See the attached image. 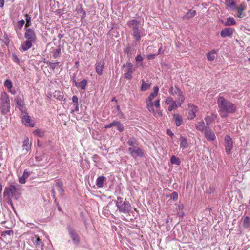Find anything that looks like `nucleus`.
I'll use <instances>...</instances> for the list:
<instances>
[{
	"label": "nucleus",
	"mask_w": 250,
	"mask_h": 250,
	"mask_svg": "<svg viewBox=\"0 0 250 250\" xmlns=\"http://www.w3.org/2000/svg\"><path fill=\"white\" fill-rule=\"evenodd\" d=\"M225 147L226 153L227 154H229L232 148H233V142L231 138L229 135L225 136Z\"/></svg>",
	"instance_id": "nucleus-5"
},
{
	"label": "nucleus",
	"mask_w": 250,
	"mask_h": 250,
	"mask_svg": "<svg viewBox=\"0 0 250 250\" xmlns=\"http://www.w3.org/2000/svg\"><path fill=\"white\" fill-rule=\"evenodd\" d=\"M225 3L227 6L233 9L236 8V3L232 0H225Z\"/></svg>",
	"instance_id": "nucleus-33"
},
{
	"label": "nucleus",
	"mask_w": 250,
	"mask_h": 250,
	"mask_svg": "<svg viewBox=\"0 0 250 250\" xmlns=\"http://www.w3.org/2000/svg\"><path fill=\"white\" fill-rule=\"evenodd\" d=\"M104 177L100 176L98 177L96 180V185L99 188H101L103 186V182L104 179Z\"/></svg>",
	"instance_id": "nucleus-34"
},
{
	"label": "nucleus",
	"mask_w": 250,
	"mask_h": 250,
	"mask_svg": "<svg viewBox=\"0 0 250 250\" xmlns=\"http://www.w3.org/2000/svg\"><path fill=\"white\" fill-rule=\"evenodd\" d=\"M16 190L17 189L15 186L10 185L8 188L4 189V196L7 197L8 198L12 197L15 195Z\"/></svg>",
	"instance_id": "nucleus-9"
},
{
	"label": "nucleus",
	"mask_w": 250,
	"mask_h": 250,
	"mask_svg": "<svg viewBox=\"0 0 250 250\" xmlns=\"http://www.w3.org/2000/svg\"><path fill=\"white\" fill-rule=\"evenodd\" d=\"M132 36L136 41H139L141 39V32L139 29L132 31Z\"/></svg>",
	"instance_id": "nucleus-37"
},
{
	"label": "nucleus",
	"mask_w": 250,
	"mask_h": 250,
	"mask_svg": "<svg viewBox=\"0 0 250 250\" xmlns=\"http://www.w3.org/2000/svg\"><path fill=\"white\" fill-rule=\"evenodd\" d=\"M143 60V57L141 55H138L136 57V60L137 62L142 61Z\"/></svg>",
	"instance_id": "nucleus-54"
},
{
	"label": "nucleus",
	"mask_w": 250,
	"mask_h": 250,
	"mask_svg": "<svg viewBox=\"0 0 250 250\" xmlns=\"http://www.w3.org/2000/svg\"><path fill=\"white\" fill-rule=\"evenodd\" d=\"M250 225V218L248 217H246L244 219L243 226L244 228H248Z\"/></svg>",
	"instance_id": "nucleus-43"
},
{
	"label": "nucleus",
	"mask_w": 250,
	"mask_h": 250,
	"mask_svg": "<svg viewBox=\"0 0 250 250\" xmlns=\"http://www.w3.org/2000/svg\"><path fill=\"white\" fill-rule=\"evenodd\" d=\"M167 133L170 136H173L174 134L172 133V132L170 129L167 130Z\"/></svg>",
	"instance_id": "nucleus-56"
},
{
	"label": "nucleus",
	"mask_w": 250,
	"mask_h": 250,
	"mask_svg": "<svg viewBox=\"0 0 250 250\" xmlns=\"http://www.w3.org/2000/svg\"><path fill=\"white\" fill-rule=\"evenodd\" d=\"M87 81L85 79L83 80L80 82H75V84L76 86L78 88H80L82 90H84L85 89V87L87 85Z\"/></svg>",
	"instance_id": "nucleus-25"
},
{
	"label": "nucleus",
	"mask_w": 250,
	"mask_h": 250,
	"mask_svg": "<svg viewBox=\"0 0 250 250\" xmlns=\"http://www.w3.org/2000/svg\"><path fill=\"white\" fill-rule=\"evenodd\" d=\"M33 43L34 42L27 40L22 44L21 48L24 51L27 50L32 47Z\"/></svg>",
	"instance_id": "nucleus-26"
},
{
	"label": "nucleus",
	"mask_w": 250,
	"mask_h": 250,
	"mask_svg": "<svg viewBox=\"0 0 250 250\" xmlns=\"http://www.w3.org/2000/svg\"><path fill=\"white\" fill-rule=\"evenodd\" d=\"M33 133L40 137H42L44 135V131L41 129H37L33 132Z\"/></svg>",
	"instance_id": "nucleus-42"
},
{
	"label": "nucleus",
	"mask_w": 250,
	"mask_h": 250,
	"mask_svg": "<svg viewBox=\"0 0 250 250\" xmlns=\"http://www.w3.org/2000/svg\"><path fill=\"white\" fill-rule=\"evenodd\" d=\"M196 14V11L195 10H189L186 16L188 18L194 16Z\"/></svg>",
	"instance_id": "nucleus-47"
},
{
	"label": "nucleus",
	"mask_w": 250,
	"mask_h": 250,
	"mask_svg": "<svg viewBox=\"0 0 250 250\" xmlns=\"http://www.w3.org/2000/svg\"><path fill=\"white\" fill-rule=\"evenodd\" d=\"M31 241L37 246H40L41 248H43L44 245L43 243L37 235H35L31 237Z\"/></svg>",
	"instance_id": "nucleus-22"
},
{
	"label": "nucleus",
	"mask_w": 250,
	"mask_h": 250,
	"mask_svg": "<svg viewBox=\"0 0 250 250\" xmlns=\"http://www.w3.org/2000/svg\"><path fill=\"white\" fill-rule=\"evenodd\" d=\"M159 91V88L157 86H155L154 87L153 92L150 94L149 96L147 98L146 100V102H148L149 105L150 106V101H153V100L157 96Z\"/></svg>",
	"instance_id": "nucleus-17"
},
{
	"label": "nucleus",
	"mask_w": 250,
	"mask_h": 250,
	"mask_svg": "<svg viewBox=\"0 0 250 250\" xmlns=\"http://www.w3.org/2000/svg\"><path fill=\"white\" fill-rule=\"evenodd\" d=\"M22 115V122L27 126L33 127L34 126V123H32L31 117L28 115V113L26 111V113H21Z\"/></svg>",
	"instance_id": "nucleus-6"
},
{
	"label": "nucleus",
	"mask_w": 250,
	"mask_h": 250,
	"mask_svg": "<svg viewBox=\"0 0 250 250\" xmlns=\"http://www.w3.org/2000/svg\"><path fill=\"white\" fill-rule=\"evenodd\" d=\"M217 104L218 112L222 118H226L229 114L234 113L236 110V105L224 97L220 96L218 98Z\"/></svg>",
	"instance_id": "nucleus-1"
},
{
	"label": "nucleus",
	"mask_w": 250,
	"mask_h": 250,
	"mask_svg": "<svg viewBox=\"0 0 250 250\" xmlns=\"http://www.w3.org/2000/svg\"><path fill=\"white\" fill-rule=\"evenodd\" d=\"M116 126L117 129L120 132H122L124 130V127L123 125L119 122L115 121L109 124L108 125L105 126V128H110L111 127Z\"/></svg>",
	"instance_id": "nucleus-16"
},
{
	"label": "nucleus",
	"mask_w": 250,
	"mask_h": 250,
	"mask_svg": "<svg viewBox=\"0 0 250 250\" xmlns=\"http://www.w3.org/2000/svg\"><path fill=\"white\" fill-rule=\"evenodd\" d=\"M158 53L159 54H163V51L162 50V47H160L159 48V51H158Z\"/></svg>",
	"instance_id": "nucleus-62"
},
{
	"label": "nucleus",
	"mask_w": 250,
	"mask_h": 250,
	"mask_svg": "<svg viewBox=\"0 0 250 250\" xmlns=\"http://www.w3.org/2000/svg\"><path fill=\"white\" fill-rule=\"evenodd\" d=\"M151 113H153V115H154L155 117H157V118L160 117H162V112H161L160 110H156V111H155V110H154V112H151Z\"/></svg>",
	"instance_id": "nucleus-50"
},
{
	"label": "nucleus",
	"mask_w": 250,
	"mask_h": 250,
	"mask_svg": "<svg viewBox=\"0 0 250 250\" xmlns=\"http://www.w3.org/2000/svg\"><path fill=\"white\" fill-rule=\"evenodd\" d=\"M150 103L151 104L150 106L149 105L148 102H146V108L150 112H154V106L156 108H159L160 106V101L159 99L156 100L154 102H153V101H150Z\"/></svg>",
	"instance_id": "nucleus-12"
},
{
	"label": "nucleus",
	"mask_w": 250,
	"mask_h": 250,
	"mask_svg": "<svg viewBox=\"0 0 250 250\" xmlns=\"http://www.w3.org/2000/svg\"><path fill=\"white\" fill-rule=\"evenodd\" d=\"M180 147L183 149L187 148L188 146V143L185 137L181 136L180 138Z\"/></svg>",
	"instance_id": "nucleus-28"
},
{
	"label": "nucleus",
	"mask_w": 250,
	"mask_h": 250,
	"mask_svg": "<svg viewBox=\"0 0 250 250\" xmlns=\"http://www.w3.org/2000/svg\"><path fill=\"white\" fill-rule=\"evenodd\" d=\"M55 186L57 187V189L58 191L60 193L61 195L62 194L63 190V184L61 181H58L55 185Z\"/></svg>",
	"instance_id": "nucleus-35"
},
{
	"label": "nucleus",
	"mask_w": 250,
	"mask_h": 250,
	"mask_svg": "<svg viewBox=\"0 0 250 250\" xmlns=\"http://www.w3.org/2000/svg\"><path fill=\"white\" fill-rule=\"evenodd\" d=\"M246 9V4L243 3H241L240 5L237 8L238 11V17L239 18L242 17L243 11L245 10Z\"/></svg>",
	"instance_id": "nucleus-29"
},
{
	"label": "nucleus",
	"mask_w": 250,
	"mask_h": 250,
	"mask_svg": "<svg viewBox=\"0 0 250 250\" xmlns=\"http://www.w3.org/2000/svg\"><path fill=\"white\" fill-rule=\"evenodd\" d=\"M72 101L74 104H78V99L76 96H73L72 97Z\"/></svg>",
	"instance_id": "nucleus-52"
},
{
	"label": "nucleus",
	"mask_w": 250,
	"mask_h": 250,
	"mask_svg": "<svg viewBox=\"0 0 250 250\" xmlns=\"http://www.w3.org/2000/svg\"><path fill=\"white\" fill-rule=\"evenodd\" d=\"M175 100H174L171 97H167L165 101V104L167 105H170L173 102H174Z\"/></svg>",
	"instance_id": "nucleus-44"
},
{
	"label": "nucleus",
	"mask_w": 250,
	"mask_h": 250,
	"mask_svg": "<svg viewBox=\"0 0 250 250\" xmlns=\"http://www.w3.org/2000/svg\"><path fill=\"white\" fill-rule=\"evenodd\" d=\"M233 30L231 28H225L220 33L221 36L223 38L231 37L233 34Z\"/></svg>",
	"instance_id": "nucleus-21"
},
{
	"label": "nucleus",
	"mask_w": 250,
	"mask_h": 250,
	"mask_svg": "<svg viewBox=\"0 0 250 250\" xmlns=\"http://www.w3.org/2000/svg\"><path fill=\"white\" fill-rule=\"evenodd\" d=\"M216 52L215 50H213L211 51L210 52L208 53L207 54V59L210 61H212L214 60L215 58V54Z\"/></svg>",
	"instance_id": "nucleus-36"
},
{
	"label": "nucleus",
	"mask_w": 250,
	"mask_h": 250,
	"mask_svg": "<svg viewBox=\"0 0 250 250\" xmlns=\"http://www.w3.org/2000/svg\"><path fill=\"white\" fill-rule=\"evenodd\" d=\"M185 100V97L177 98L176 100L172 104L169 105L168 110L171 111L176 110L178 107H180Z\"/></svg>",
	"instance_id": "nucleus-7"
},
{
	"label": "nucleus",
	"mask_w": 250,
	"mask_h": 250,
	"mask_svg": "<svg viewBox=\"0 0 250 250\" xmlns=\"http://www.w3.org/2000/svg\"><path fill=\"white\" fill-rule=\"evenodd\" d=\"M236 23L235 21L233 18L229 17L227 19V21L224 23L225 26H230L235 25Z\"/></svg>",
	"instance_id": "nucleus-32"
},
{
	"label": "nucleus",
	"mask_w": 250,
	"mask_h": 250,
	"mask_svg": "<svg viewBox=\"0 0 250 250\" xmlns=\"http://www.w3.org/2000/svg\"><path fill=\"white\" fill-rule=\"evenodd\" d=\"M187 118L190 120L193 119L196 116L195 114L197 111V107L193 104H189Z\"/></svg>",
	"instance_id": "nucleus-10"
},
{
	"label": "nucleus",
	"mask_w": 250,
	"mask_h": 250,
	"mask_svg": "<svg viewBox=\"0 0 250 250\" xmlns=\"http://www.w3.org/2000/svg\"><path fill=\"white\" fill-rule=\"evenodd\" d=\"M61 52V47L60 46H58V48L53 53V56L54 58H57Z\"/></svg>",
	"instance_id": "nucleus-49"
},
{
	"label": "nucleus",
	"mask_w": 250,
	"mask_h": 250,
	"mask_svg": "<svg viewBox=\"0 0 250 250\" xmlns=\"http://www.w3.org/2000/svg\"><path fill=\"white\" fill-rule=\"evenodd\" d=\"M140 22L137 20H132L128 22V26L132 31L139 29Z\"/></svg>",
	"instance_id": "nucleus-18"
},
{
	"label": "nucleus",
	"mask_w": 250,
	"mask_h": 250,
	"mask_svg": "<svg viewBox=\"0 0 250 250\" xmlns=\"http://www.w3.org/2000/svg\"><path fill=\"white\" fill-rule=\"evenodd\" d=\"M25 38L29 41H32L34 42L36 40V36L35 32L32 29H27L24 34Z\"/></svg>",
	"instance_id": "nucleus-11"
},
{
	"label": "nucleus",
	"mask_w": 250,
	"mask_h": 250,
	"mask_svg": "<svg viewBox=\"0 0 250 250\" xmlns=\"http://www.w3.org/2000/svg\"><path fill=\"white\" fill-rule=\"evenodd\" d=\"M175 120L176 126H179L182 124L183 119L182 116L179 114H174L173 115Z\"/></svg>",
	"instance_id": "nucleus-27"
},
{
	"label": "nucleus",
	"mask_w": 250,
	"mask_h": 250,
	"mask_svg": "<svg viewBox=\"0 0 250 250\" xmlns=\"http://www.w3.org/2000/svg\"><path fill=\"white\" fill-rule=\"evenodd\" d=\"M114 202L120 212L124 214L129 212L131 208V205L126 199L124 200L123 198L119 196Z\"/></svg>",
	"instance_id": "nucleus-3"
},
{
	"label": "nucleus",
	"mask_w": 250,
	"mask_h": 250,
	"mask_svg": "<svg viewBox=\"0 0 250 250\" xmlns=\"http://www.w3.org/2000/svg\"><path fill=\"white\" fill-rule=\"evenodd\" d=\"M22 147V152L24 154H27L31 150V143L27 137L23 140Z\"/></svg>",
	"instance_id": "nucleus-13"
},
{
	"label": "nucleus",
	"mask_w": 250,
	"mask_h": 250,
	"mask_svg": "<svg viewBox=\"0 0 250 250\" xmlns=\"http://www.w3.org/2000/svg\"><path fill=\"white\" fill-rule=\"evenodd\" d=\"M57 99L61 101L63 99V96L61 95H59L57 97Z\"/></svg>",
	"instance_id": "nucleus-59"
},
{
	"label": "nucleus",
	"mask_w": 250,
	"mask_h": 250,
	"mask_svg": "<svg viewBox=\"0 0 250 250\" xmlns=\"http://www.w3.org/2000/svg\"><path fill=\"white\" fill-rule=\"evenodd\" d=\"M24 23H25V21L24 20L22 19V20L19 21L17 23V27L19 29H21L22 28Z\"/></svg>",
	"instance_id": "nucleus-48"
},
{
	"label": "nucleus",
	"mask_w": 250,
	"mask_h": 250,
	"mask_svg": "<svg viewBox=\"0 0 250 250\" xmlns=\"http://www.w3.org/2000/svg\"><path fill=\"white\" fill-rule=\"evenodd\" d=\"M30 25H31V21H30L29 22L26 21V23L25 24V26L26 27L29 26Z\"/></svg>",
	"instance_id": "nucleus-61"
},
{
	"label": "nucleus",
	"mask_w": 250,
	"mask_h": 250,
	"mask_svg": "<svg viewBox=\"0 0 250 250\" xmlns=\"http://www.w3.org/2000/svg\"><path fill=\"white\" fill-rule=\"evenodd\" d=\"M75 105V110L78 111L79 110V104H74Z\"/></svg>",
	"instance_id": "nucleus-63"
},
{
	"label": "nucleus",
	"mask_w": 250,
	"mask_h": 250,
	"mask_svg": "<svg viewBox=\"0 0 250 250\" xmlns=\"http://www.w3.org/2000/svg\"><path fill=\"white\" fill-rule=\"evenodd\" d=\"M142 83L141 87V91H145L149 89L150 87V85L149 84L146 83L144 80H142Z\"/></svg>",
	"instance_id": "nucleus-38"
},
{
	"label": "nucleus",
	"mask_w": 250,
	"mask_h": 250,
	"mask_svg": "<svg viewBox=\"0 0 250 250\" xmlns=\"http://www.w3.org/2000/svg\"><path fill=\"white\" fill-rule=\"evenodd\" d=\"M5 0H0V7H2L4 4Z\"/></svg>",
	"instance_id": "nucleus-57"
},
{
	"label": "nucleus",
	"mask_w": 250,
	"mask_h": 250,
	"mask_svg": "<svg viewBox=\"0 0 250 250\" xmlns=\"http://www.w3.org/2000/svg\"><path fill=\"white\" fill-rule=\"evenodd\" d=\"M15 101L16 102V106L21 111V113H26L27 110L24 106V102L22 97L18 96L16 98Z\"/></svg>",
	"instance_id": "nucleus-8"
},
{
	"label": "nucleus",
	"mask_w": 250,
	"mask_h": 250,
	"mask_svg": "<svg viewBox=\"0 0 250 250\" xmlns=\"http://www.w3.org/2000/svg\"><path fill=\"white\" fill-rule=\"evenodd\" d=\"M13 234V231L12 230H5L2 232L1 235L2 237H5L6 235H11Z\"/></svg>",
	"instance_id": "nucleus-46"
},
{
	"label": "nucleus",
	"mask_w": 250,
	"mask_h": 250,
	"mask_svg": "<svg viewBox=\"0 0 250 250\" xmlns=\"http://www.w3.org/2000/svg\"><path fill=\"white\" fill-rule=\"evenodd\" d=\"M205 137L208 140L213 141L216 138L215 134L211 130L207 129L204 131Z\"/></svg>",
	"instance_id": "nucleus-20"
},
{
	"label": "nucleus",
	"mask_w": 250,
	"mask_h": 250,
	"mask_svg": "<svg viewBox=\"0 0 250 250\" xmlns=\"http://www.w3.org/2000/svg\"><path fill=\"white\" fill-rule=\"evenodd\" d=\"M129 154L134 158H136L137 157H142L144 155V153L142 150L138 147H130L128 149Z\"/></svg>",
	"instance_id": "nucleus-4"
},
{
	"label": "nucleus",
	"mask_w": 250,
	"mask_h": 250,
	"mask_svg": "<svg viewBox=\"0 0 250 250\" xmlns=\"http://www.w3.org/2000/svg\"><path fill=\"white\" fill-rule=\"evenodd\" d=\"M126 66L127 67V71L125 74V78L131 79L132 77V73H133L132 65L131 63H129L126 64Z\"/></svg>",
	"instance_id": "nucleus-23"
},
{
	"label": "nucleus",
	"mask_w": 250,
	"mask_h": 250,
	"mask_svg": "<svg viewBox=\"0 0 250 250\" xmlns=\"http://www.w3.org/2000/svg\"><path fill=\"white\" fill-rule=\"evenodd\" d=\"M155 56V55L154 54H150V55H148L147 58L149 59H152L154 58Z\"/></svg>",
	"instance_id": "nucleus-58"
},
{
	"label": "nucleus",
	"mask_w": 250,
	"mask_h": 250,
	"mask_svg": "<svg viewBox=\"0 0 250 250\" xmlns=\"http://www.w3.org/2000/svg\"><path fill=\"white\" fill-rule=\"evenodd\" d=\"M105 62L103 60H101L95 64V70L99 75L103 74V70L104 67Z\"/></svg>",
	"instance_id": "nucleus-14"
},
{
	"label": "nucleus",
	"mask_w": 250,
	"mask_h": 250,
	"mask_svg": "<svg viewBox=\"0 0 250 250\" xmlns=\"http://www.w3.org/2000/svg\"><path fill=\"white\" fill-rule=\"evenodd\" d=\"M25 16L26 21L29 22L31 21V17L28 14H25Z\"/></svg>",
	"instance_id": "nucleus-55"
},
{
	"label": "nucleus",
	"mask_w": 250,
	"mask_h": 250,
	"mask_svg": "<svg viewBox=\"0 0 250 250\" xmlns=\"http://www.w3.org/2000/svg\"><path fill=\"white\" fill-rule=\"evenodd\" d=\"M69 234L73 243L77 245L78 244L80 241V238L77 233L74 230L70 229Z\"/></svg>",
	"instance_id": "nucleus-19"
},
{
	"label": "nucleus",
	"mask_w": 250,
	"mask_h": 250,
	"mask_svg": "<svg viewBox=\"0 0 250 250\" xmlns=\"http://www.w3.org/2000/svg\"><path fill=\"white\" fill-rule=\"evenodd\" d=\"M169 92L170 94L173 96L177 95L178 96V98L185 97L183 94L182 92L177 87H174L173 86H171L169 88Z\"/></svg>",
	"instance_id": "nucleus-15"
},
{
	"label": "nucleus",
	"mask_w": 250,
	"mask_h": 250,
	"mask_svg": "<svg viewBox=\"0 0 250 250\" xmlns=\"http://www.w3.org/2000/svg\"><path fill=\"white\" fill-rule=\"evenodd\" d=\"M30 175V172L27 171L26 170H24L23 174L21 177H19V182L21 184H25L26 182V179Z\"/></svg>",
	"instance_id": "nucleus-24"
},
{
	"label": "nucleus",
	"mask_w": 250,
	"mask_h": 250,
	"mask_svg": "<svg viewBox=\"0 0 250 250\" xmlns=\"http://www.w3.org/2000/svg\"><path fill=\"white\" fill-rule=\"evenodd\" d=\"M0 109L2 114L5 115L10 111V100L8 95L5 92L1 93L0 97Z\"/></svg>",
	"instance_id": "nucleus-2"
},
{
	"label": "nucleus",
	"mask_w": 250,
	"mask_h": 250,
	"mask_svg": "<svg viewBox=\"0 0 250 250\" xmlns=\"http://www.w3.org/2000/svg\"><path fill=\"white\" fill-rule=\"evenodd\" d=\"M4 85L6 87L9 92H11V89L13 86L12 82L9 79H7L5 81Z\"/></svg>",
	"instance_id": "nucleus-39"
},
{
	"label": "nucleus",
	"mask_w": 250,
	"mask_h": 250,
	"mask_svg": "<svg viewBox=\"0 0 250 250\" xmlns=\"http://www.w3.org/2000/svg\"><path fill=\"white\" fill-rule=\"evenodd\" d=\"M170 162L172 164L179 165L181 163V161L179 158L176 157L175 155H173L170 158Z\"/></svg>",
	"instance_id": "nucleus-40"
},
{
	"label": "nucleus",
	"mask_w": 250,
	"mask_h": 250,
	"mask_svg": "<svg viewBox=\"0 0 250 250\" xmlns=\"http://www.w3.org/2000/svg\"><path fill=\"white\" fill-rule=\"evenodd\" d=\"M52 194L54 199H55V192L54 189H52Z\"/></svg>",
	"instance_id": "nucleus-60"
},
{
	"label": "nucleus",
	"mask_w": 250,
	"mask_h": 250,
	"mask_svg": "<svg viewBox=\"0 0 250 250\" xmlns=\"http://www.w3.org/2000/svg\"><path fill=\"white\" fill-rule=\"evenodd\" d=\"M170 198L174 201L178 199V193L176 192H174L170 195Z\"/></svg>",
	"instance_id": "nucleus-51"
},
{
	"label": "nucleus",
	"mask_w": 250,
	"mask_h": 250,
	"mask_svg": "<svg viewBox=\"0 0 250 250\" xmlns=\"http://www.w3.org/2000/svg\"><path fill=\"white\" fill-rule=\"evenodd\" d=\"M216 115L212 114L210 116L206 117L205 118L206 124L209 125L216 118Z\"/></svg>",
	"instance_id": "nucleus-31"
},
{
	"label": "nucleus",
	"mask_w": 250,
	"mask_h": 250,
	"mask_svg": "<svg viewBox=\"0 0 250 250\" xmlns=\"http://www.w3.org/2000/svg\"><path fill=\"white\" fill-rule=\"evenodd\" d=\"M124 52L125 53H130V54H132V52L131 51V48L130 47L128 46L127 47H126L125 50H124Z\"/></svg>",
	"instance_id": "nucleus-53"
},
{
	"label": "nucleus",
	"mask_w": 250,
	"mask_h": 250,
	"mask_svg": "<svg viewBox=\"0 0 250 250\" xmlns=\"http://www.w3.org/2000/svg\"><path fill=\"white\" fill-rule=\"evenodd\" d=\"M59 94V92H57L56 91L54 93V97H56V96H58V95H59L58 94Z\"/></svg>",
	"instance_id": "nucleus-64"
},
{
	"label": "nucleus",
	"mask_w": 250,
	"mask_h": 250,
	"mask_svg": "<svg viewBox=\"0 0 250 250\" xmlns=\"http://www.w3.org/2000/svg\"><path fill=\"white\" fill-rule=\"evenodd\" d=\"M128 144L131 147H136L138 146L137 141L134 138L129 139L128 141Z\"/></svg>",
	"instance_id": "nucleus-41"
},
{
	"label": "nucleus",
	"mask_w": 250,
	"mask_h": 250,
	"mask_svg": "<svg viewBox=\"0 0 250 250\" xmlns=\"http://www.w3.org/2000/svg\"><path fill=\"white\" fill-rule=\"evenodd\" d=\"M196 128L202 132L205 131L206 129H205L204 122L202 121L198 122L195 125Z\"/></svg>",
	"instance_id": "nucleus-30"
},
{
	"label": "nucleus",
	"mask_w": 250,
	"mask_h": 250,
	"mask_svg": "<svg viewBox=\"0 0 250 250\" xmlns=\"http://www.w3.org/2000/svg\"><path fill=\"white\" fill-rule=\"evenodd\" d=\"M46 63L52 69H54L55 68V67L57 66H58V65L59 64V62H49V61H47L46 62Z\"/></svg>",
	"instance_id": "nucleus-45"
}]
</instances>
